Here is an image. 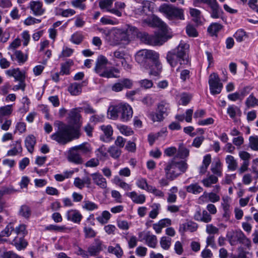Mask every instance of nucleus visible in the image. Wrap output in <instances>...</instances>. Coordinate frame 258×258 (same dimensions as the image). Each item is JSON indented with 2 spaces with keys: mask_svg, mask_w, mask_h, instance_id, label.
I'll return each instance as SVG.
<instances>
[{
  "mask_svg": "<svg viewBox=\"0 0 258 258\" xmlns=\"http://www.w3.org/2000/svg\"><path fill=\"white\" fill-rule=\"evenodd\" d=\"M99 30L100 32L105 34V39L108 44L113 46L124 43H128L130 41L131 36L136 35L142 42L151 45H162L168 39V38L162 34H157L155 35H150L145 32L138 34V29L130 24H126L124 28H114L108 31L103 29Z\"/></svg>",
  "mask_w": 258,
  "mask_h": 258,
  "instance_id": "1",
  "label": "nucleus"
},
{
  "mask_svg": "<svg viewBox=\"0 0 258 258\" xmlns=\"http://www.w3.org/2000/svg\"><path fill=\"white\" fill-rule=\"evenodd\" d=\"M57 124L58 130L51 135L50 138L60 145H64L79 138L81 136L79 126L73 127L71 124H66L60 121Z\"/></svg>",
  "mask_w": 258,
  "mask_h": 258,
  "instance_id": "2",
  "label": "nucleus"
},
{
  "mask_svg": "<svg viewBox=\"0 0 258 258\" xmlns=\"http://www.w3.org/2000/svg\"><path fill=\"white\" fill-rule=\"evenodd\" d=\"M189 45L180 42L176 48L169 51L167 54V60L172 67H175L178 62L180 64H187L188 58L187 51Z\"/></svg>",
  "mask_w": 258,
  "mask_h": 258,
  "instance_id": "3",
  "label": "nucleus"
},
{
  "mask_svg": "<svg viewBox=\"0 0 258 258\" xmlns=\"http://www.w3.org/2000/svg\"><path fill=\"white\" fill-rule=\"evenodd\" d=\"M108 60L103 55H99L96 61V65L94 68V71L99 76L106 78H118L117 75L120 71L117 68L111 67L107 68V65Z\"/></svg>",
  "mask_w": 258,
  "mask_h": 258,
  "instance_id": "4",
  "label": "nucleus"
},
{
  "mask_svg": "<svg viewBox=\"0 0 258 258\" xmlns=\"http://www.w3.org/2000/svg\"><path fill=\"white\" fill-rule=\"evenodd\" d=\"M188 168V165L185 161L176 162L172 159L167 162L164 168L166 178L170 180H173L181 173H184Z\"/></svg>",
  "mask_w": 258,
  "mask_h": 258,
  "instance_id": "5",
  "label": "nucleus"
},
{
  "mask_svg": "<svg viewBox=\"0 0 258 258\" xmlns=\"http://www.w3.org/2000/svg\"><path fill=\"white\" fill-rule=\"evenodd\" d=\"M159 53L152 50L142 49L139 50L135 55L136 61L143 68H149V63L152 60L158 59Z\"/></svg>",
  "mask_w": 258,
  "mask_h": 258,
  "instance_id": "6",
  "label": "nucleus"
},
{
  "mask_svg": "<svg viewBox=\"0 0 258 258\" xmlns=\"http://www.w3.org/2000/svg\"><path fill=\"white\" fill-rule=\"evenodd\" d=\"M159 11L169 20H184L183 10L171 5L163 4L159 8Z\"/></svg>",
  "mask_w": 258,
  "mask_h": 258,
  "instance_id": "7",
  "label": "nucleus"
},
{
  "mask_svg": "<svg viewBox=\"0 0 258 258\" xmlns=\"http://www.w3.org/2000/svg\"><path fill=\"white\" fill-rule=\"evenodd\" d=\"M169 103L165 100L160 101L157 105L155 112L150 114V117L154 122H160L164 120L170 111Z\"/></svg>",
  "mask_w": 258,
  "mask_h": 258,
  "instance_id": "8",
  "label": "nucleus"
},
{
  "mask_svg": "<svg viewBox=\"0 0 258 258\" xmlns=\"http://www.w3.org/2000/svg\"><path fill=\"white\" fill-rule=\"evenodd\" d=\"M14 234L17 236L14 237L12 244L19 250L25 248L27 245V242L24 239V237L27 234L26 226L24 224H21L15 228H14Z\"/></svg>",
  "mask_w": 258,
  "mask_h": 258,
  "instance_id": "9",
  "label": "nucleus"
},
{
  "mask_svg": "<svg viewBox=\"0 0 258 258\" xmlns=\"http://www.w3.org/2000/svg\"><path fill=\"white\" fill-rule=\"evenodd\" d=\"M208 82L210 91L212 95H215L221 93L223 84L220 82V79L216 73H213L210 75Z\"/></svg>",
  "mask_w": 258,
  "mask_h": 258,
  "instance_id": "10",
  "label": "nucleus"
},
{
  "mask_svg": "<svg viewBox=\"0 0 258 258\" xmlns=\"http://www.w3.org/2000/svg\"><path fill=\"white\" fill-rule=\"evenodd\" d=\"M29 8L35 16H42L45 12V9L43 7V3L40 1H30L29 4Z\"/></svg>",
  "mask_w": 258,
  "mask_h": 258,
  "instance_id": "11",
  "label": "nucleus"
},
{
  "mask_svg": "<svg viewBox=\"0 0 258 258\" xmlns=\"http://www.w3.org/2000/svg\"><path fill=\"white\" fill-rule=\"evenodd\" d=\"M119 115L122 121L129 120L133 116L132 108L127 104H120Z\"/></svg>",
  "mask_w": 258,
  "mask_h": 258,
  "instance_id": "12",
  "label": "nucleus"
},
{
  "mask_svg": "<svg viewBox=\"0 0 258 258\" xmlns=\"http://www.w3.org/2000/svg\"><path fill=\"white\" fill-rule=\"evenodd\" d=\"M114 0H100L99 6L101 9H105L107 12L120 17L122 16V12L117 9H110Z\"/></svg>",
  "mask_w": 258,
  "mask_h": 258,
  "instance_id": "13",
  "label": "nucleus"
},
{
  "mask_svg": "<svg viewBox=\"0 0 258 258\" xmlns=\"http://www.w3.org/2000/svg\"><path fill=\"white\" fill-rule=\"evenodd\" d=\"M67 158L69 162L78 165L81 164L84 162L80 154L74 147L69 150Z\"/></svg>",
  "mask_w": 258,
  "mask_h": 258,
  "instance_id": "14",
  "label": "nucleus"
},
{
  "mask_svg": "<svg viewBox=\"0 0 258 258\" xmlns=\"http://www.w3.org/2000/svg\"><path fill=\"white\" fill-rule=\"evenodd\" d=\"M103 249V245L101 241L98 239H95L94 242L90 245L88 248V250L90 256H95L97 255L100 251Z\"/></svg>",
  "mask_w": 258,
  "mask_h": 258,
  "instance_id": "15",
  "label": "nucleus"
},
{
  "mask_svg": "<svg viewBox=\"0 0 258 258\" xmlns=\"http://www.w3.org/2000/svg\"><path fill=\"white\" fill-rule=\"evenodd\" d=\"M149 71V74L154 76H158L162 71V66L159 61V58L155 60H153L151 63H149V68H144Z\"/></svg>",
  "mask_w": 258,
  "mask_h": 258,
  "instance_id": "16",
  "label": "nucleus"
},
{
  "mask_svg": "<svg viewBox=\"0 0 258 258\" xmlns=\"http://www.w3.org/2000/svg\"><path fill=\"white\" fill-rule=\"evenodd\" d=\"M81 117V114L77 111V109L72 110L69 113L70 124L73 127H77L79 126V132H80V127L82 123L80 122V118Z\"/></svg>",
  "mask_w": 258,
  "mask_h": 258,
  "instance_id": "17",
  "label": "nucleus"
},
{
  "mask_svg": "<svg viewBox=\"0 0 258 258\" xmlns=\"http://www.w3.org/2000/svg\"><path fill=\"white\" fill-rule=\"evenodd\" d=\"M211 9V17L214 19H218L222 16V10L216 0H213L209 6Z\"/></svg>",
  "mask_w": 258,
  "mask_h": 258,
  "instance_id": "18",
  "label": "nucleus"
},
{
  "mask_svg": "<svg viewBox=\"0 0 258 258\" xmlns=\"http://www.w3.org/2000/svg\"><path fill=\"white\" fill-rule=\"evenodd\" d=\"M198 225L192 221H187L185 223L180 224L179 230L181 232L189 231L193 232L198 229Z\"/></svg>",
  "mask_w": 258,
  "mask_h": 258,
  "instance_id": "19",
  "label": "nucleus"
},
{
  "mask_svg": "<svg viewBox=\"0 0 258 258\" xmlns=\"http://www.w3.org/2000/svg\"><path fill=\"white\" fill-rule=\"evenodd\" d=\"M150 3L149 1H143L142 3L135 7L134 13L136 15L142 16L149 11Z\"/></svg>",
  "mask_w": 258,
  "mask_h": 258,
  "instance_id": "20",
  "label": "nucleus"
},
{
  "mask_svg": "<svg viewBox=\"0 0 258 258\" xmlns=\"http://www.w3.org/2000/svg\"><path fill=\"white\" fill-rule=\"evenodd\" d=\"M144 23L148 24L149 25L160 28L163 31H165L167 29L166 24L160 18L155 16L153 17L151 22L149 20L145 19L144 20Z\"/></svg>",
  "mask_w": 258,
  "mask_h": 258,
  "instance_id": "21",
  "label": "nucleus"
},
{
  "mask_svg": "<svg viewBox=\"0 0 258 258\" xmlns=\"http://www.w3.org/2000/svg\"><path fill=\"white\" fill-rule=\"evenodd\" d=\"M93 182L101 188L107 187L106 179L99 173L96 172L91 174Z\"/></svg>",
  "mask_w": 258,
  "mask_h": 258,
  "instance_id": "22",
  "label": "nucleus"
},
{
  "mask_svg": "<svg viewBox=\"0 0 258 258\" xmlns=\"http://www.w3.org/2000/svg\"><path fill=\"white\" fill-rule=\"evenodd\" d=\"M6 74L9 77H13L16 81H25V76L18 68L8 70Z\"/></svg>",
  "mask_w": 258,
  "mask_h": 258,
  "instance_id": "23",
  "label": "nucleus"
},
{
  "mask_svg": "<svg viewBox=\"0 0 258 258\" xmlns=\"http://www.w3.org/2000/svg\"><path fill=\"white\" fill-rule=\"evenodd\" d=\"M67 218L76 223H79L82 218L81 213L76 210H69L66 213Z\"/></svg>",
  "mask_w": 258,
  "mask_h": 258,
  "instance_id": "24",
  "label": "nucleus"
},
{
  "mask_svg": "<svg viewBox=\"0 0 258 258\" xmlns=\"http://www.w3.org/2000/svg\"><path fill=\"white\" fill-rule=\"evenodd\" d=\"M126 196L130 198L133 202L136 204H143L146 200V197L143 194L138 195L136 191L127 192Z\"/></svg>",
  "mask_w": 258,
  "mask_h": 258,
  "instance_id": "25",
  "label": "nucleus"
},
{
  "mask_svg": "<svg viewBox=\"0 0 258 258\" xmlns=\"http://www.w3.org/2000/svg\"><path fill=\"white\" fill-rule=\"evenodd\" d=\"M225 162L227 165V168L229 171H234L238 168V163L236 159L230 155H227Z\"/></svg>",
  "mask_w": 258,
  "mask_h": 258,
  "instance_id": "26",
  "label": "nucleus"
},
{
  "mask_svg": "<svg viewBox=\"0 0 258 258\" xmlns=\"http://www.w3.org/2000/svg\"><path fill=\"white\" fill-rule=\"evenodd\" d=\"M223 202L221 203L224 213L223 217L228 220L230 217V210L229 204V198L228 197H223L222 198Z\"/></svg>",
  "mask_w": 258,
  "mask_h": 258,
  "instance_id": "27",
  "label": "nucleus"
},
{
  "mask_svg": "<svg viewBox=\"0 0 258 258\" xmlns=\"http://www.w3.org/2000/svg\"><path fill=\"white\" fill-rule=\"evenodd\" d=\"M35 144L36 139L33 135H30L26 138L25 140V147L30 153H32L33 152Z\"/></svg>",
  "mask_w": 258,
  "mask_h": 258,
  "instance_id": "28",
  "label": "nucleus"
},
{
  "mask_svg": "<svg viewBox=\"0 0 258 258\" xmlns=\"http://www.w3.org/2000/svg\"><path fill=\"white\" fill-rule=\"evenodd\" d=\"M74 147L80 154L81 153L83 155L88 154L90 153L92 150L90 145L87 142L83 143L82 144L76 146Z\"/></svg>",
  "mask_w": 258,
  "mask_h": 258,
  "instance_id": "29",
  "label": "nucleus"
},
{
  "mask_svg": "<svg viewBox=\"0 0 258 258\" xmlns=\"http://www.w3.org/2000/svg\"><path fill=\"white\" fill-rule=\"evenodd\" d=\"M120 104L109 108L107 115L109 118L116 119L119 115Z\"/></svg>",
  "mask_w": 258,
  "mask_h": 258,
  "instance_id": "30",
  "label": "nucleus"
},
{
  "mask_svg": "<svg viewBox=\"0 0 258 258\" xmlns=\"http://www.w3.org/2000/svg\"><path fill=\"white\" fill-rule=\"evenodd\" d=\"M227 113L232 119H234L236 116H240L241 115L240 108L235 105H229L227 108Z\"/></svg>",
  "mask_w": 258,
  "mask_h": 258,
  "instance_id": "31",
  "label": "nucleus"
},
{
  "mask_svg": "<svg viewBox=\"0 0 258 258\" xmlns=\"http://www.w3.org/2000/svg\"><path fill=\"white\" fill-rule=\"evenodd\" d=\"M186 190L189 193L197 195L201 193L203 191V188L198 183H195L186 186Z\"/></svg>",
  "mask_w": 258,
  "mask_h": 258,
  "instance_id": "32",
  "label": "nucleus"
},
{
  "mask_svg": "<svg viewBox=\"0 0 258 258\" xmlns=\"http://www.w3.org/2000/svg\"><path fill=\"white\" fill-rule=\"evenodd\" d=\"M108 251L114 254L117 258H121L123 254V251L119 244H116L115 246H109Z\"/></svg>",
  "mask_w": 258,
  "mask_h": 258,
  "instance_id": "33",
  "label": "nucleus"
},
{
  "mask_svg": "<svg viewBox=\"0 0 258 258\" xmlns=\"http://www.w3.org/2000/svg\"><path fill=\"white\" fill-rule=\"evenodd\" d=\"M73 64V61L71 59L67 60L64 63L61 64V69L59 72L60 75H68L70 73L71 67Z\"/></svg>",
  "mask_w": 258,
  "mask_h": 258,
  "instance_id": "34",
  "label": "nucleus"
},
{
  "mask_svg": "<svg viewBox=\"0 0 258 258\" xmlns=\"http://www.w3.org/2000/svg\"><path fill=\"white\" fill-rule=\"evenodd\" d=\"M107 152L110 156L114 159H118L122 152L120 148L114 145L110 146L107 150Z\"/></svg>",
  "mask_w": 258,
  "mask_h": 258,
  "instance_id": "35",
  "label": "nucleus"
},
{
  "mask_svg": "<svg viewBox=\"0 0 258 258\" xmlns=\"http://www.w3.org/2000/svg\"><path fill=\"white\" fill-rule=\"evenodd\" d=\"M211 162V156L210 154H207L204 156L203 161V164L200 168V173L205 174L207 170L208 166Z\"/></svg>",
  "mask_w": 258,
  "mask_h": 258,
  "instance_id": "36",
  "label": "nucleus"
},
{
  "mask_svg": "<svg viewBox=\"0 0 258 258\" xmlns=\"http://www.w3.org/2000/svg\"><path fill=\"white\" fill-rule=\"evenodd\" d=\"M12 111V105H8L0 107V122H2L3 117L10 115Z\"/></svg>",
  "mask_w": 258,
  "mask_h": 258,
  "instance_id": "37",
  "label": "nucleus"
},
{
  "mask_svg": "<svg viewBox=\"0 0 258 258\" xmlns=\"http://www.w3.org/2000/svg\"><path fill=\"white\" fill-rule=\"evenodd\" d=\"M68 91L72 95H78L81 93V85L77 83H72L69 87Z\"/></svg>",
  "mask_w": 258,
  "mask_h": 258,
  "instance_id": "38",
  "label": "nucleus"
},
{
  "mask_svg": "<svg viewBox=\"0 0 258 258\" xmlns=\"http://www.w3.org/2000/svg\"><path fill=\"white\" fill-rule=\"evenodd\" d=\"M245 105L247 108H253L258 106V99L253 94H251L245 100Z\"/></svg>",
  "mask_w": 258,
  "mask_h": 258,
  "instance_id": "39",
  "label": "nucleus"
},
{
  "mask_svg": "<svg viewBox=\"0 0 258 258\" xmlns=\"http://www.w3.org/2000/svg\"><path fill=\"white\" fill-rule=\"evenodd\" d=\"M110 55L112 56V60L114 61L120 60L121 62L124 63L125 53L124 51H121L118 49L113 52L112 55L111 54H110Z\"/></svg>",
  "mask_w": 258,
  "mask_h": 258,
  "instance_id": "40",
  "label": "nucleus"
},
{
  "mask_svg": "<svg viewBox=\"0 0 258 258\" xmlns=\"http://www.w3.org/2000/svg\"><path fill=\"white\" fill-rule=\"evenodd\" d=\"M222 26L217 23H214L210 25L208 28V32L212 35H216L217 33L222 29Z\"/></svg>",
  "mask_w": 258,
  "mask_h": 258,
  "instance_id": "41",
  "label": "nucleus"
},
{
  "mask_svg": "<svg viewBox=\"0 0 258 258\" xmlns=\"http://www.w3.org/2000/svg\"><path fill=\"white\" fill-rule=\"evenodd\" d=\"M145 242L148 246L155 248L157 244V237L150 233L145 240Z\"/></svg>",
  "mask_w": 258,
  "mask_h": 258,
  "instance_id": "42",
  "label": "nucleus"
},
{
  "mask_svg": "<svg viewBox=\"0 0 258 258\" xmlns=\"http://www.w3.org/2000/svg\"><path fill=\"white\" fill-rule=\"evenodd\" d=\"M248 147L253 151H258V136L249 137Z\"/></svg>",
  "mask_w": 258,
  "mask_h": 258,
  "instance_id": "43",
  "label": "nucleus"
},
{
  "mask_svg": "<svg viewBox=\"0 0 258 258\" xmlns=\"http://www.w3.org/2000/svg\"><path fill=\"white\" fill-rule=\"evenodd\" d=\"M31 214V211L30 208L25 205H22L19 210V215L28 219L29 218Z\"/></svg>",
  "mask_w": 258,
  "mask_h": 258,
  "instance_id": "44",
  "label": "nucleus"
},
{
  "mask_svg": "<svg viewBox=\"0 0 258 258\" xmlns=\"http://www.w3.org/2000/svg\"><path fill=\"white\" fill-rule=\"evenodd\" d=\"M217 181V177L213 175H211L208 177L204 178L202 180V182L206 187H210L212 184L216 183Z\"/></svg>",
  "mask_w": 258,
  "mask_h": 258,
  "instance_id": "45",
  "label": "nucleus"
},
{
  "mask_svg": "<svg viewBox=\"0 0 258 258\" xmlns=\"http://www.w3.org/2000/svg\"><path fill=\"white\" fill-rule=\"evenodd\" d=\"M160 243L163 249L168 250L171 246V238L166 236H163L160 239Z\"/></svg>",
  "mask_w": 258,
  "mask_h": 258,
  "instance_id": "46",
  "label": "nucleus"
},
{
  "mask_svg": "<svg viewBox=\"0 0 258 258\" xmlns=\"http://www.w3.org/2000/svg\"><path fill=\"white\" fill-rule=\"evenodd\" d=\"M189 13L193 17V20L197 24L201 23V12L200 10L197 9L190 8Z\"/></svg>",
  "mask_w": 258,
  "mask_h": 258,
  "instance_id": "47",
  "label": "nucleus"
},
{
  "mask_svg": "<svg viewBox=\"0 0 258 258\" xmlns=\"http://www.w3.org/2000/svg\"><path fill=\"white\" fill-rule=\"evenodd\" d=\"M117 127L122 135L126 136H131L134 134L132 128L126 125H117Z\"/></svg>",
  "mask_w": 258,
  "mask_h": 258,
  "instance_id": "48",
  "label": "nucleus"
},
{
  "mask_svg": "<svg viewBox=\"0 0 258 258\" xmlns=\"http://www.w3.org/2000/svg\"><path fill=\"white\" fill-rule=\"evenodd\" d=\"M14 227L11 223L8 224L6 228L0 233V238L2 237H8L12 233H14Z\"/></svg>",
  "mask_w": 258,
  "mask_h": 258,
  "instance_id": "49",
  "label": "nucleus"
},
{
  "mask_svg": "<svg viewBox=\"0 0 258 258\" xmlns=\"http://www.w3.org/2000/svg\"><path fill=\"white\" fill-rule=\"evenodd\" d=\"M241 233V231H237L235 233H233L232 235H227V237L229 241V242L231 245H236L237 241H239V238H238V236Z\"/></svg>",
  "mask_w": 258,
  "mask_h": 258,
  "instance_id": "50",
  "label": "nucleus"
},
{
  "mask_svg": "<svg viewBox=\"0 0 258 258\" xmlns=\"http://www.w3.org/2000/svg\"><path fill=\"white\" fill-rule=\"evenodd\" d=\"M83 38L82 34L76 32L71 36V41L74 44H79L83 41Z\"/></svg>",
  "mask_w": 258,
  "mask_h": 258,
  "instance_id": "51",
  "label": "nucleus"
},
{
  "mask_svg": "<svg viewBox=\"0 0 258 258\" xmlns=\"http://www.w3.org/2000/svg\"><path fill=\"white\" fill-rule=\"evenodd\" d=\"M0 258H21V257L12 251L5 252L0 250Z\"/></svg>",
  "mask_w": 258,
  "mask_h": 258,
  "instance_id": "52",
  "label": "nucleus"
},
{
  "mask_svg": "<svg viewBox=\"0 0 258 258\" xmlns=\"http://www.w3.org/2000/svg\"><path fill=\"white\" fill-rule=\"evenodd\" d=\"M234 37L238 42H242L246 37V32L242 29H239L235 32Z\"/></svg>",
  "mask_w": 258,
  "mask_h": 258,
  "instance_id": "53",
  "label": "nucleus"
},
{
  "mask_svg": "<svg viewBox=\"0 0 258 258\" xmlns=\"http://www.w3.org/2000/svg\"><path fill=\"white\" fill-rule=\"evenodd\" d=\"M83 231L86 238H93L96 235V232L92 228L86 225L84 227Z\"/></svg>",
  "mask_w": 258,
  "mask_h": 258,
  "instance_id": "54",
  "label": "nucleus"
},
{
  "mask_svg": "<svg viewBox=\"0 0 258 258\" xmlns=\"http://www.w3.org/2000/svg\"><path fill=\"white\" fill-rule=\"evenodd\" d=\"M101 130L103 132L107 138H109L112 136L113 129L110 125H103L101 126Z\"/></svg>",
  "mask_w": 258,
  "mask_h": 258,
  "instance_id": "55",
  "label": "nucleus"
},
{
  "mask_svg": "<svg viewBox=\"0 0 258 258\" xmlns=\"http://www.w3.org/2000/svg\"><path fill=\"white\" fill-rule=\"evenodd\" d=\"M238 238H239V242L247 247H249L251 245V241L247 238L244 233L241 231V233L238 236Z\"/></svg>",
  "mask_w": 258,
  "mask_h": 258,
  "instance_id": "56",
  "label": "nucleus"
},
{
  "mask_svg": "<svg viewBox=\"0 0 258 258\" xmlns=\"http://www.w3.org/2000/svg\"><path fill=\"white\" fill-rule=\"evenodd\" d=\"M14 56L15 59L17 60L18 62L20 63H24L27 60V56H25L24 54L20 50H17L15 52Z\"/></svg>",
  "mask_w": 258,
  "mask_h": 258,
  "instance_id": "57",
  "label": "nucleus"
},
{
  "mask_svg": "<svg viewBox=\"0 0 258 258\" xmlns=\"http://www.w3.org/2000/svg\"><path fill=\"white\" fill-rule=\"evenodd\" d=\"M152 208H153L149 213V217L152 219H155L157 217L159 214V210L160 208L159 204L155 203L153 205Z\"/></svg>",
  "mask_w": 258,
  "mask_h": 258,
  "instance_id": "58",
  "label": "nucleus"
},
{
  "mask_svg": "<svg viewBox=\"0 0 258 258\" xmlns=\"http://www.w3.org/2000/svg\"><path fill=\"white\" fill-rule=\"evenodd\" d=\"M55 10H58L59 11L61 12L60 15L63 17H69L70 16L74 15L76 13L75 11L71 9L62 10L61 9L56 8Z\"/></svg>",
  "mask_w": 258,
  "mask_h": 258,
  "instance_id": "59",
  "label": "nucleus"
},
{
  "mask_svg": "<svg viewBox=\"0 0 258 258\" xmlns=\"http://www.w3.org/2000/svg\"><path fill=\"white\" fill-rule=\"evenodd\" d=\"M83 208L88 211H93L98 208V206L95 203L89 201L84 202Z\"/></svg>",
  "mask_w": 258,
  "mask_h": 258,
  "instance_id": "60",
  "label": "nucleus"
},
{
  "mask_svg": "<svg viewBox=\"0 0 258 258\" xmlns=\"http://www.w3.org/2000/svg\"><path fill=\"white\" fill-rule=\"evenodd\" d=\"M86 0H74L71 2L72 5L76 8L84 10L86 8V5L83 3Z\"/></svg>",
  "mask_w": 258,
  "mask_h": 258,
  "instance_id": "61",
  "label": "nucleus"
},
{
  "mask_svg": "<svg viewBox=\"0 0 258 258\" xmlns=\"http://www.w3.org/2000/svg\"><path fill=\"white\" fill-rule=\"evenodd\" d=\"M189 155V150L184 147H180L177 153V156L180 159H184Z\"/></svg>",
  "mask_w": 258,
  "mask_h": 258,
  "instance_id": "62",
  "label": "nucleus"
},
{
  "mask_svg": "<svg viewBox=\"0 0 258 258\" xmlns=\"http://www.w3.org/2000/svg\"><path fill=\"white\" fill-rule=\"evenodd\" d=\"M239 158L243 160V162H249L251 158V155L247 152L240 150L238 153Z\"/></svg>",
  "mask_w": 258,
  "mask_h": 258,
  "instance_id": "63",
  "label": "nucleus"
},
{
  "mask_svg": "<svg viewBox=\"0 0 258 258\" xmlns=\"http://www.w3.org/2000/svg\"><path fill=\"white\" fill-rule=\"evenodd\" d=\"M221 163L220 161L216 162L214 167L211 168L212 172L217 176H221L222 172L221 169Z\"/></svg>",
  "mask_w": 258,
  "mask_h": 258,
  "instance_id": "64",
  "label": "nucleus"
}]
</instances>
